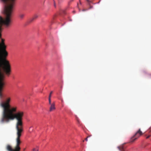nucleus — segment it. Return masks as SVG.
I'll return each mask as SVG.
<instances>
[{
    "instance_id": "4468645a",
    "label": "nucleus",
    "mask_w": 151,
    "mask_h": 151,
    "mask_svg": "<svg viewBox=\"0 0 151 151\" xmlns=\"http://www.w3.org/2000/svg\"><path fill=\"white\" fill-rule=\"evenodd\" d=\"M78 122L79 123V122L78 120Z\"/></svg>"
},
{
    "instance_id": "1a4fd4ad",
    "label": "nucleus",
    "mask_w": 151,
    "mask_h": 151,
    "mask_svg": "<svg viewBox=\"0 0 151 151\" xmlns=\"http://www.w3.org/2000/svg\"><path fill=\"white\" fill-rule=\"evenodd\" d=\"M32 151H38L39 147L38 146H36L35 148H34L32 150Z\"/></svg>"
},
{
    "instance_id": "f03ea898",
    "label": "nucleus",
    "mask_w": 151,
    "mask_h": 151,
    "mask_svg": "<svg viewBox=\"0 0 151 151\" xmlns=\"http://www.w3.org/2000/svg\"><path fill=\"white\" fill-rule=\"evenodd\" d=\"M11 100L12 98L10 96H7L5 98L4 100L0 103V106L3 108L0 122L1 123L8 122L10 120L14 119L17 120L16 127L17 137L16 139V145L13 149L11 145L7 144L6 147V149L7 151H20V145L21 142L20 137L23 132L22 119L24 113L22 111H18L15 113L17 111V107H13L10 108V103Z\"/></svg>"
},
{
    "instance_id": "9d476101",
    "label": "nucleus",
    "mask_w": 151,
    "mask_h": 151,
    "mask_svg": "<svg viewBox=\"0 0 151 151\" xmlns=\"http://www.w3.org/2000/svg\"><path fill=\"white\" fill-rule=\"evenodd\" d=\"M32 127L31 126V127H30L29 128V132L30 133H31L32 132H33V129H31V128Z\"/></svg>"
},
{
    "instance_id": "6e6552de",
    "label": "nucleus",
    "mask_w": 151,
    "mask_h": 151,
    "mask_svg": "<svg viewBox=\"0 0 151 151\" xmlns=\"http://www.w3.org/2000/svg\"><path fill=\"white\" fill-rule=\"evenodd\" d=\"M38 17V15L37 14L35 15L32 18L31 20V22H32L34 19L37 18Z\"/></svg>"
},
{
    "instance_id": "0eeeda50",
    "label": "nucleus",
    "mask_w": 151,
    "mask_h": 151,
    "mask_svg": "<svg viewBox=\"0 0 151 151\" xmlns=\"http://www.w3.org/2000/svg\"><path fill=\"white\" fill-rule=\"evenodd\" d=\"M118 148L120 151H125L124 147L123 146L118 147Z\"/></svg>"
},
{
    "instance_id": "9b49d317",
    "label": "nucleus",
    "mask_w": 151,
    "mask_h": 151,
    "mask_svg": "<svg viewBox=\"0 0 151 151\" xmlns=\"http://www.w3.org/2000/svg\"><path fill=\"white\" fill-rule=\"evenodd\" d=\"M151 136V134H150L149 135L147 136L146 137V138L147 139L148 138H149V137H150Z\"/></svg>"
},
{
    "instance_id": "7ed1b4c3",
    "label": "nucleus",
    "mask_w": 151,
    "mask_h": 151,
    "mask_svg": "<svg viewBox=\"0 0 151 151\" xmlns=\"http://www.w3.org/2000/svg\"><path fill=\"white\" fill-rule=\"evenodd\" d=\"M143 134L142 132L139 129V130L135 133V134L132 137L131 139V142H133L136 139L140 137Z\"/></svg>"
},
{
    "instance_id": "423d86ee",
    "label": "nucleus",
    "mask_w": 151,
    "mask_h": 151,
    "mask_svg": "<svg viewBox=\"0 0 151 151\" xmlns=\"http://www.w3.org/2000/svg\"><path fill=\"white\" fill-rule=\"evenodd\" d=\"M52 93V91H51L50 92V93L49 95V104H50V102H51V94Z\"/></svg>"
},
{
    "instance_id": "f8f14e48",
    "label": "nucleus",
    "mask_w": 151,
    "mask_h": 151,
    "mask_svg": "<svg viewBox=\"0 0 151 151\" xmlns=\"http://www.w3.org/2000/svg\"><path fill=\"white\" fill-rule=\"evenodd\" d=\"M88 137L87 138H86V139H85V140L86 141H88V137Z\"/></svg>"
},
{
    "instance_id": "ddd939ff",
    "label": "nucleus",
    "mask_w": 151,
    "mask_h": 151,
    "mask_svg": "<svg viewBox=\"0 0 151 151\" xmlns=\"http://www.w3.org/2000/svg\"><path fill=\"white\" fill-rule=\"evenodd\" d=\"M87 10V9H83L82 10L83 11H85L86 10Z\"/></svg>"
},
{
    "instance_id": "39448f33",
    "label": "nucleus",
    "mask_w": 151,
    "mask_h": 151,
    "mask_svg": "<svg viewBox=\"0 0 151 151\" xmlns=\"http://www.w3.org/2000/svg\"><path fill=\"white\" fill-rule=\"evenodd\" d=\"M25 16V14L22 13H20L19 14V17L21 19H22Z\"/></svg>"
},
{
    "instance_id": "20e7f679",
    "label": "nucleus",
    "mask_w": 151,
    "mask_h": 151,
    "mask_svg": "<svg viewBox=\"0 0 151 151\" xmlns=\"http://www.w3.org/2000/svg\"><path fill=\"white\" fill-rule=\"evenodd\" d=\"M49 104L50 105V111L51 112L55 109V104L54 102L52 103H51V102H50V103Z\"/></svg>"
},
{
    "instance_id": "f257e3e1",
    "label": "nucleus",
    "mask_w": 151,
    "mask_h": 151,
    "mask_svg": "<svg viewBox=\"0 0 151 151\" xmlns=\"http://www.w3.org/2000/svg\"><path fill=\"white\" fill-rule=\"evenodd\" d=\"M5 4L4 6V17L0 16V98L3 97L2 91L5 86L4 79V74L2 73L3 71L8 76H9L11 72V67L9 62L6 59L8 53L6 49V46L5 44V40L1 38L2 26L6 27L9 26L12 22L13 7L15 0H2Z\"/></svg>"
}]
</instances>
